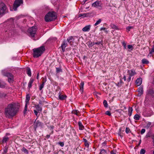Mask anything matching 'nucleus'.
<instances>
[{"label": "nucleus", "mask_w": 154, "mask_h": 154, "mask_svg": "<svg viewBox=\"0 0 154 154\" xmlns=\"http://www.w3.org/2000/svg\"><path fill=\"white\" fill-rule=\"evenodd\" d=\"M72 113L73 114L76 115L77 116H79V112L77 110H73L72 111Z\"/></svg>", "instance_id": "2f4dec72"}, {"label": "nucleus", "mask_w": 154, "mask_h": 154, "mask_svg": "<svg viewBox=\"0 0 154 154\" xmlns=\"http://www.w3.org/2000/svg\"><path fill=\"white\" fill-rule=\"evenodd\" d=\"M146 125L145 126V128L148 129L149 128L151 125V123L150 122H146Z\"/></svg>", "instance_id": "bb28decb"}, {"label": "nucleus", "mask_w": 154, "mask_h": 154, "mask_svg": "<svg viewBox=\"0 0 154 154\" xmlns=\"http://www.w3.org/2000/svg\"><path fill=\"white\" fill-rule=\"evenodd\" d=\"M23 0H15L13 6V9L14 11L17 10V8L21 4H23Z\"/></svg>", "instance_id": "423d86ee"}, {"label": "nucleus", "mask_w": 154, "mask_h": 154, "mask_svg": "<svg viewBox=\"0 0 154 154\" xmlns=\"http://www.w3.org/2000/svg\"><path fill=\"white\" fill-rule=\"evenodd\" d=\"M50 137V134L47 135L46 136V137L47 138H49Z\"/></svg>", "instance_id": "e2e57ef3"}, {"label": "nucleus", "mask_w": 154, "mask_h": 154, "mask_svg": "<svg viewBox=\"0 0 154 154\" xmlns=\"http://www.w3.org/2000/svg\"><path fill=\"white\" fill-rule=\"evenodd\" d=\"M133 28V27L132 26H128V27H127L126 28L127 30L128 31V32H129L130 31L131 29Z\"/></svg>", "instance_id": "a19ab883"}, {"label": "nucleus", "mask_w": 154, "mask_h": 154, "mask_svg": "<svg viewBox=\"0 0 154 154\" xmlns=\"http://www.w3.org/2000/svg\"><path fill=\"white\" fill-rule=\"evenodd\" d=\"M140 116L138 114H136L134 116V119L137 120H139Z\"/></svg>", "instance_id": "7c9ffc66"}, {"label": "nucleus", "mask_w": 154, "mask_h": 154, "mask_svg": "<svg viewBox=\"0 0 154 154\" xmlns=\"http://www.w3.org/2000/svg\"><path fill=\"white\" fill-rule=\"evenodd\" d=\"M122 45L124 46L125 49H126V45L125 43L124 42L122 43Z\"/></svg>", "instance_id": "09e8293b"}, {"label": "nucleus", "mask_w": 154, "mask_h": 154, "mask_svg": "<svg viewBox=\"0 0 154 154\" xmlns=\"http://www.w3.org/2000/svg\"><path fill=\"white\" fill-rule=\"evenodd\" d=\"M153 115V112H151L150 113V114H147V116H151Z\"/></svg>", "instance_id": "13d9d810"}, {"label": "nucleus", "mask_w": 154, "mask_h": 154, "mask_svg": "<svg viewBox=\"0 0 154 154\" xmlns=\"http://www.w3.org/2000/svg\"><path fill=\"white\" fill-rule=\"evenodd\" d=\"M102 21V20L101 19H99L98 20H97V22L95 23V24H94V25L95 26H97V25L99 24H100L101 21Z\"/></svg>", "instance_id": "4c0bfd02"}, {"label": "nucleus", "mask_w": 154, "mask_h": 154, "mask_svg": "<svg viewBox=\"0 0 154 154\" xmlns=\"http://www.w3.org/2000/svg\"><path fill=\"white\" fill-rule=\"evenodd\" d=\"M101 3V2L97 1L93 3L92 4V6L95 7L99 9L102 8Z\"/></svg>", "instance_id": "0eeeda50"}, {"label": "nucleus", "mask_w": 154, "mask_h": 154, "mask_svg": "<svg viewBox=\"0 0 154 154\" xmlns=\"http://www.w3.org/2000/svg\"><path fill=\"white\" fill-rule=\"evenodd\" d=\"M131 76H129V78L127 79V80H128V82L130 81L131 80Z\"/></svg>", "instance_id": "052dcab7"}, {"label": "nucleus", "mask_w": 154, "mask_h": 154, "mask_svg": "<svg viewBox=\"0 0 154 154\" xmlns=\"http://www.w3.org/2000/svg\"><path fill=\"white\" fill-rule=\"evenodd\" d=\"M105 114L109 116H110L111 115V113L109 111H106L105 112Z\"/></svg>", "instance_id": "49530a36"}, {"label": "nucleus", "mask_w": 154, "mask_h": 154, "mask_svg": "<svg viewBox=\"0 0 154 154\" xmlns=\"http://www.w3.org/2000/svg\"><path fill=\"white\" fill-rule=\"evenodd\" d=\"M106 153V151L105 150L102 149L101 150L99 154H105Z\"/></svg>", "instance_id": "c9c22d12"}, {"label": "nucleus", "mask_w": 154, "mask_h": 154, "mask_svg": "<svg viewBox=\"0 0 154 154\" xmlns=\"http://www.w3.org/2000/svg\"><path fill=\"white\" fill-rule=\"evenodd\" d=\"M35 107L38 111H40V112L42 111V108L38 104L35 105Z\"/></svg>", "instance_id": "6ab92c4d"}, {"label": "nucleus", "mask_w": 154, "mask_h": 154, "mask_svg": "<svg viewBox=\"0 0 154 154\" xmlns=\"http://www.w3.org/2000/svg\"><path fill=\"white\" fill-rule=\"evenodd\" d=\"M133 111V109L132 107H129L128 108V115L130 116L132 114V113Z\"/></svg>", "instance_id": "cd10ccee"}, {"label": "nucleus", "mask_w": 154, "mask_h": 154, "mask_svg": "<svg viewBox=\"0 0 154 154\" xmlns=\"http://www.w3.org/2000/svg\"><path fill=\"white\" fill-rule=\"evenodd\" d=\"M83 140L84 141V142L85 143L87 142H88V140L85 139V138H83Z\"/></svg>", "instance_id": "680f3d73"}, {"label": "nucleus", "mask_w": 154, "mask_h": 154, "mask_svg": "<svg viewBox=\"0 0 154 154\" xmlns=\"http://www.w3.org/2000/svg\"><path fill=\"white\" fill-rule=\"evenodd\" d=\"M142 63L143 64H147L149 63V61L146 59H143L142 60Z\"/></svg>", "instance_id": "c756f323"}, {"label": "nucleus", "mask_w": 154, "mask_h": 154, "mask_svg": "<svg viewBox=\"0 0 154 154\" xmlns=\"http://www.w3.org/2000/svg\"><path fill=\"white\" fill-rule=\"evenodd\" d=\"M142 83V79L141 78L137 79L136 81V83L137 86L140 85Z\"/></svg>", "instance_id": "ddd939ff"}, {"label": "nucleus", "mask_w": 154, "mask_h": 154, "mask_svg": "<svg viewBox=\"0 0 154 154\" xmlns=\"http://www.w3.org/2000/svg\"><path fill=\"white\" fill-rule=\"evenodd\" d=\"M8 10L7 7L4 3L2 2L0 3V17L6 14Z\"/></svg>", "instance_id": "20e7f679"}, {"label": "nucleus", "mask_w": 154, "mask_h": 154, "mask_svg": "<svg viewBox=\"0 0 154 154\" xmlns=\"http://www.w3.org/2000/svg\"><path fill=\"white\" fill-rule=\"evenodd\" d=\"M58 144L62 147L64 145V143L63 142H60L58 143Z\"/></svg>", "instance_id": "3c124183"}, {"label": "nucleus", "mask_w": 154, "mask_h": 154, "mask_svg": "<svg viewBox=\"0 0 154 154\" xmlns=\"http://www.w3.org/2000/svg\"><path fill=\"white\" fill-rule=\"evenodd\" d=\"M57 18L56 13L54 12H48L45 16V20L46 22H48L53 21Z\"/></svg>", "instance_id": "7ed1b4c3"}, {"label": "nucleus", "mask_w": 154, "mask_h": 154, "mask_svg": "<svg viewBox=\"0 0 154 154\" xmlns=\"http://www.w3.org/2000/svg\"><path fill=\"white\" fill-rule=\"evenodd\" d=\"M78 125L79 130H83L84 129V126L83 125L81 122H78Z\"/></svg>", "instance_id": "412c9836"}, {"label": "nucleus", "mask_w": 154, "mask_h": 154, "mask_svg": "<svg viewBox=\"0 0 154 154\" xmlns=\"http://www.w3.org/2000/svg\"><path fill=\"white\" fill-rule=\"evenodd\" d=\"M5 85L6 84L4 82L0 80V88H5Z\"/></svg>", "instance_id": "4be33fe9"}, {"label": "nucleus", "mask_w": 154, "mask_h": 154, "mask_svg": "<svg viewBox=\"0 0 154 154\" xmlns=\"http://www.w3.org/2000/svg\"><path fill=\"white\" fill-rule=\"evenodd\" d=\"M19 107L15 103H10L5 109V115L8 118L15 116L19 111Z\"/></svg>", "instance_id": "f257e3e1"}, {"label": "nucleus", "mask_w": 154, "mask_h": 154, "mask_svg": "<svg viewBox=\"0 0 154 154\" xmlns=\"http://www.w3.org/2000/svg\"><path fill=\"white\" fill-rule=\"evenodd\" d=\"M106 29V28H104V27H102L100 29V30H105Z\"/></svg>", "instance_id": "338daca9"}, {"label": "nucleus", "mask_w": 154, "mask_h": 154, "mask_svg": "<svg viewBox=\"0 0 154 154\" xmlns=\"http://www.w3.org/2000/svg\"><path fill=\"white\" fill-rule=\"evenodd\" d=\"M56 72L57 73H59L60 72H62V69L61 67L56 68Z\"/></svg>", "instance_id": "72a5a7b5"}, {"label": "nucleus", "mask_w": 154, "mask_h": 154, "mask_svg": "<svg viewBox=\"0 0 154 154\" xmlns=\"http://www.w3.org/2000/svg\"><path fill=\"white\" fill-rule=\"evenodd\" d=\"M66 97L67 96L65 95H63L60 94L59 96V99L62 100H65Z\"/></svg>", "instance_id": "2eb2a0df"}, {"label": "nucleus", "mask_w": 154, "mask_h": 154, "mask_svg": "<svg viewBox=\"0 0 154 154\" xmlns=\"http://www.w3.org/2000/svg\"><path fill=\"white\" fill-rule=\"evenodd\" d=\"M128 48L129 49H131V50H132L133 49V46L131 45H128Z\"/></svg>", "instance_id": "de8ad7c7"}, {"label": "nucleus", "mask_w": 154, "mask_h": 154, "mask_svg": "<svg viewBox=\"0 0 154 154\" xmlns=\"http://www.w3.org/2000/svg\"><path fill=\"white\" fill-rule=\"evenodd\" d=\"M34 81L33 79H31L28 83V87L30 89L32 86V84Z\"/></svg>", "instance_id": "a211bd4d"}, {"label": "nucleus", "mask_w": 154, "mask_h": 154, "mask_svg": "<svg viewBox=\"0 0 154 154\" xmlns=\"http://www.w3.org/2000/svg\"><path fill=\"white\" fill-rule=\"evenodd\" d=\"M152 138L153 140V145L154 146V135L152 136Z\"/></svg>", "instance_id": "bf43d9fd"}, {"label": "nucleus", "mask_w": 154, "mask_h": 154, "mask_svg": "<svg viewBox=\"0 0 154 154\" xmlns=\"http://www.w3.org/2000/svg\"><path fill=\"white\" fill-rule=\"evenodd\" d=\"M44 86V84L42 83V84H41L39 87V90H42V88H43Z\"/></svg>", "instance_id": "a18cd8bd"}, {"label": "nucleus", "mask_w": 154, "mask_h": 154, "mask_svg": "<svg viewBox=\"0 0 154 154\" xmlns=\"http://www.w3.org/2000/svg\"><path fill=\"white\" fill-rule=\"evenodd\" d=\"M34 112L35 114L37 116L38 114V112H37V111H36L35 110H34Z\"/></svg>", "instance_id": "4d7b16f0"}, {"label": "nucleus", "mask_w": 154, "mask_h": 154, "mask_svg": "<svg viewBox=\"0 0 154 154\" xmlns=\"http://www.w3.org/2000/svg\"><path fill=\"white\" fill-rule=\"evenodd\" d=\"M67 40L71 45H73V41H74V39H73L72 37L71 36L67 38Z\"/></svg>", "instance_id": "9b49d317"}, {"label": "nucleus", "mask_w": 154, "mask_h": 154, "mask_svg": "<svg viewBox=\"0 0 154 154\" xmlns=\"http://www.w3.org/2000/svg\"><path fill=\"white\" fill-rule=\"evenodd\" d=\"M153 52H154V48H152L151 50L150 51L149 54H152Z\"/></svg>", "instance_id": "5fc2aeb1"}, {"label": "nucleus", "mask_w": 154, "mask_h": 154, "mask_svg": "<svg viewBox=\"0 0 154 154\" xmlns=\"http://www.w3.org/2000/svg\"><path fill=\"white\" fill-rule=\"evenodd\" d=\"M26 70L27 74L29 76H31V72L30 68L28 67H27L26 68Z\"/></svg>", "instance_id": "c85d7f7f"}, {"label": "nucleus", "mask_w": 154, "mask_h": 154, "mask_svg": "<svg viewBox=\"0 0 154 154\" xmlns=\"http://www.w3.org/2000/svg\"><path fill=\"white\" fill-rule=\"evenodd\" d=\"M41 122H39L38 121L35 120L34 124V126L35 128H36L37 127L40 126V125H41Z\"/></svg>", "instance_id": "f8f14e48"}, {"label": "nucleus", "mask_w": 154, "mask_h": 154, "mask_svg": "<svg viewBox=\"0 0 154 154\" xmlns=\"http://www.w3.org/2000/svg\"><path fill=\"white\" fill-rule=\"evenodd\" d=\"M95 44L96 45H100V44H101L102 45H103V40H101V41L97 42H96Z\"/></svg>", "instance_id": "ea45409f"}, {"label": "nucleus", "mask_w": 154, "mask_h": 154, "mask_svg": "<svg viewBox=\"0 0 154 154\" xmlns=\"http://www.w3.org/2000/svg\"><path fill=\"white\" fill-rule=\"evenodd\" d=\"M128 75L130 76H132L136 74L135 71L134 70H128Z\"/></svg>", "instance_id": "1a4fd4ad"}, {"label": "nucleus", "mask_w": 154, "mask_h": 154, "mask_svg": "<svg viewBox=\"0 0 154 154\" xmlns=\"http://www.w3.org/2000/svg\"><path fill=\"white\" fill-rule=\"evenodd\" d=\"M90 25L87 26L85 27H84L82 29V30L84 32L88 31L90 29Z\"/></svg>", "instance_id": "f3484780"}, {"label": "nucleus", "mask_w": 154, "mask_h": 154, "mask_svg": "<svg viewBox=\"0 0 154 154\" xmlns=\"http://www.w3.org/2000/svg\"><path fill=\"white\" fill-rule=\"evenodd\" d=\"M110 26L112 29H114L115 30H119V29L117 26L113 24H111L110 25Z\"/></svg>", "instance_id": "393cba45"}, {"label": "nucleus", "mask_w": 154, "mask_h": 154, "mask_svg": "<svg viewBox=\"0 0 154 154\" xmlns=\"http://www.w3.org/2000/svg\"><path fill=\"white\" fill-rule=\"evenodd\" d=\"M145 130L144 129H142L141 131V134H143L144 133H145Z\"/></svg>", "instance_id": "603ef678"}, {"label": "nucleus", "mask_w": 154, "mask_h": 154, "mask_svg": "<svg viewBox=\"0 0 154 154\" xmlns=\"http://www.w3.org/2000/svg\"><path fill=\"white\" fill-rule=\"evenodd\" d=\"M46 81V79H45L44 78L42 80V83L44 84L45 83Z\"/></svg>", "instance_id": "6e6d98bb"}, {"label": "nucleus", "mask_w": 154, "mask_h": 154, "mask_svg": "<svg viewBox=\"0 0 154 154\" xmlns=\"http://www.w3.org/2000/svg\"><path fill=\"white\" fill-rule=\"evenodd\" d=\"M110 154H116V153L114 152L113 151H111Z\"/></svg>", "instance_id": "69168bd1"}, {"label": "nucleus", "mask_w": 154, "mask_h": 154, "mask_svg": "<svg viewBox=\"0 0 154 154\" xmlns=\"http://www.w3.org/2000/svg\"><path fill=\"white\" fill-rule=\"evenodd\" d=\"M146 137H150V135L149 134H147L146 136Z\"/></svg>", "instance_id": "774afa93"}, {"label": "nucleus", "mask_w": 154, "mask_h": 154, "mask_svg": "<svg viewBox=\"0 0 154 154\" xmlns=\"http://www.w3.org/2000/svg\"><path fill=\"white\" fill-rule=\"evenodd\" d=\"M92 14L91 13H84L83 14H79V16L80 17L82 16L83 17H88L90 15H91Z\"/></svg>", "instance_id": "dca6fc26"}, {"label": "nucleus", "mask_w": 154, "mask_h": 154, "mask_svg": "<svg viewBox=\"0 0 154 154\" xmlns=\"http://www.w3.org/2000/svg\"><path fill=\"white\" fill-rule=\"evenodd\" d=\"M84 145L85 146L87 147V148H88L89 146V144L88 141L85 143Z\"/></svg>", "instance_id": "8fccbe9b"}, {"label": "nucleus", "mask_w": 154, "mask_h": 154, "mask_svg": "<svg viewBox=\"0 0 154 154\" xmlns=\"http://www.w3.org/2000/svg\"><path fill=\"white\" fill-rule=\"evenodd\" d=\"M130 131V129L129 128H126L125 131L127 133H128Z\"/></svg>", "instance_id": "864d4df0"}, {"label": "nucleus", "mask_w": 154, "mask_h": 154, "mask_svg": "<svg viewBox=\"0 0 154 154\" xmlns=\"http://www.w3.org/2000/svg\"><path fill=\"white\" fill-rule=\"evenodd\" d=\"M45 50V48L44 46H41L39 48L33 49L32 50L33 57L35 58L38 57L42 55Z\"/></svg>", "instance_id": "f03ea898"}, {"label": "nucleus", "mask_w": 154, "mask_h": 154, "mask_svg": "<svg viewBox=\"0 0 154 154\" xmlns=\"http://www.w3.org/2000/svg\"><path fill=\"white\" fill-rule=\"evenodd\" d=\"M6 94H5L4 93H0V97H5Z\"/></svg>", "instance_id": "c03bdc74"}, {"label": "nucleus", "mask_w": 154, "mask_h": 154, "mask_svg": "<svg viewBox=\"0 0 154 154\" xmlns=\"http://www.w3.org/2000/svg\"><path fill=\"white\" fill-rule=\"evenodd\" d=\"M30 97L29 94H27L26 96V103L29 104V101L30 100Z\"/></svg>", "instance_id": "aec40b11"}, {"label": "nucleus", "mask_w": 154, "mask_h": 154, "mask_svg": "<svg viewBox=\"0 0 154 154\" xmlns=\"http://www.w3.org/2000/svg\"><path fill=\"white\" fill-rule=\"evenodd\" d=\"M87 44L90 48L92 47L93 46L92 42L91 41H88L87 43Z\"/></svg>", "instance_id": "473e14b6"}, {"label": "nucleus", "mask_w": 154, "mask_h": 154, "mask_svg": "<svg viewBox=\"0 0 154 154\" xmlns=\"http://www.w3.org/2000/svg\"><path fill=\"white\" fill-rule=\"evenodd\" d=\"M123 79H124L125 81L126 80V76L124 75L123 77L122 78Z\"/></svg>", "instance_id": "0e129e2a"}, {"label": "nucleus", "mask_w": 154, "mask_h": 154, "mask_svg": "<svg viewBox=\"0 0 154 154\" xmlns=\"http://www.w3.org/2000/svg\"><path fill=\"white\" fill-rule=\"evenodd\" d=\"M8 74L6 76L8 77V82L10 83L13 82L14 79L13 75L10 73Z\"/></svg>", "instance_id": "6e6552de"}, {"label": "nucleus", "mask_w": 154, "mask_h": 154, "mask_svg": "<svg viewBox=\"0 0 154 154\" xmlns=\"http://www.w3.org/2000/svg\"><path fill=\"white\" fill-rule=\"evenodd\" d=\"M103 104L105 107L106 108L108 107V103L106 100H105L103 101Z\"/></svg>", "instance_id": "e433bc0d"}, {"label": "nucleus", "mask_w": 154, "mask_h": 154, "mask_svg": "<svg viewBox=\"0 0 154 154\" xmlns=\"http://www.w3.org/2000/svg\"><path fill=\"white\" fill-rule=\"evenodd\" d=\"M9 140V138L7 136L4 137L3 138V139L2 140V142L3 143H6L7 141H8Z\"/></svg>", "instance_id": "a878e982"}, {"label": "nucleus", "mask_w": 154, "mask_h": 154, "mask_svg": "<svg viewBox=\"0 0 154 154\" xmlns=\"http://www.w3.org/2000/svg\"><path fill=\"white\" fill-rule=\"evenodd\" d=\"M9 73H10L8 72L6 70H2V75L4 76H6L8 75V74Z\"/></svg>", "instance_id": "5701e85b"}, {"label": "nucleus", "mask_w": 154, "mask_h": 154, "mask_svg": "<svg viewBox=\"0 0 154 154\" xmlns=\"http://www.w3.org/2000/svg\"><path fill=\"white\" fill-rule=\"evenodd\" d=\"M67 46V43L65 41H63L61 46V48L63 51H65V48Z\"/></svg>", "instance_id": "9d476101"}, {"label": "nucleus", "mask_w": 154, "mask_h": 154, "mask_svg": "<svg viewBox=\"0 0 154 154\" xmlns=\"http://www.w3.org/2000/svg\"><path fill=\"white\" fill-rule=\"evenodd\" d=\"M145 152V150L143 149H141L140 152V154H144Z\"/></svg>", "instance_id": "79ce46f5"}, {"label": "nucleus", "mask_w": 154, "mask_h": 154, "mask_svg": "<svg viewBox=\"0 0 154 154\" xmlns=\"http://www.w3.org/2000/svg\"><path fill=\"white\" fill-rule=\"evenodd\" d=\"M138 91L139 92V94H138V95L139 96L143 94V91L142 88L140 87L138 88Z\"/></svg>", "instance_id": "b1692460"}, {"label": "nucleus", "mask_w": 154, "mask_h": 154, "mask_svg": "<svg viewBox=\"0 0 154 154\" xmlns=\"http://www.w3.org/2000/svg\"><path fill=\"white\" fill-rule=\"evenodd\" d=\"M84 82H81L79 85L80 91L82 93L83 92V87L84 85Z\"/></svg>", "instance_id": "4468645a"}, {"label": "nucleus", "mask_w": 154, "mask_h": 154, "mask_svg": "<svg viewBox=\"0 0 154 154\" xmlns=\"http://www.w3.org/2000/svg\"><path fill=\"white\" fill-rule=\"evenodd\" d=\"M8 147L7 146H5L4 148V153H6L8 152Z\"/></svg>", "instance_id": "37998d69"}, {"label": "nucleus", "mask_w": 154, "mask_h": 154, "mask_svg": "<svg viewBox=\"0 0 154 154\" xmlns=\"http://www.w3.org/2000/svg\"><path fill=\"white\" fill-rule=\"evenodd\" d=\"M37 31L36 28L35 26H33L29 28L27 30V32L32 37H34Z\"/></svg>", "instance_id": "39448f33"}, {"label": "nucleus", "mask_w": 154, "mask_h": 154, "mask_svg": "<svg viewBox=\"0 0 154 154\" xmlns=\"http://www.w3.org/2000/svg\"><path fill=\"white\" fill-rule=\"evenodd\" d=\"M29 104H27V103H26V104H25V106L24 110V114H25L26 113V112L27 111V105Z\"/></svg>", "instance_id": "f704fd0d"}, {"label": "nucleus", "mask_w": 154, "mask_h": 154, "mask_svg": "<svg viewBox=\"0 0 154 154\" xmlns=\"http://www.w3.org/2000/svg\"><path fill=\"white\" fill-rule=\"evenodd\" d=\"M21 150L24 153H26L27 154L28 152V150L27 149H26L24 147H23V148L21 149Z\"/></svg>", "instance_id": "58836bf2"}]
</instances>
